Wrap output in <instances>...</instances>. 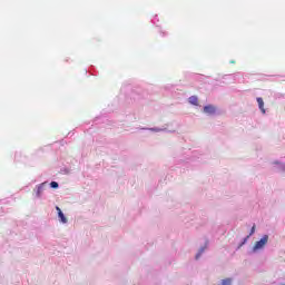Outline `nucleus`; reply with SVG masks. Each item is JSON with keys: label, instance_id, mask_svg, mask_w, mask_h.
<instances>
[{"label": "nucleus", "instance_id": "f257e3e1", "mask_svg": "<svg viewBox=\"0 0 285 285\" xmlns=\"http://www.w3.org/2000/svg\"><path fill=\"white\" fill-rule=\"evenodd\" d=\"M266 244H268V235H264L258 242L255 243L253 247L254 253H256V250H262Z\"/></svg>", "mask_w": 285, "mask_h": 285}, {"label": "nucleus", "instance_id": "f03ea898", "mask_svg": "<svg viewBox=\"0 0 285 285\" xmlns=\"http://www.w3.org/2000/svg\"><path fill=\"white\" fill-rule=\"evenodd\" d=\"M216 111H217V109L213 105H207L204 107V112L206 115H215Z\"/></svg>", "mask_w": 285, "mask_h": 285}, {"label": "nucleus", "instance_id": "7ed1b4c3", "mask_svg": "<svg viewBox=\"0 0 285 285\" xmlns=\"http://www.w3.org/2000/svg\"><path fill=\"white\" fill-rule=\"evenodd\" d=\"M56 210L58 213V217L62 224H68V218L63 215V212H61V208L59 206L56 207Z\"/></svg>", "mask_w": 285, "mask_h": 285}, {"label": "nucleus", "instance_id": "20e7f679", "mask_svg": "<svg viewBox=\"0 0 285 285\" xmlns=\"http://www.w3.org/2000/svg\"><path fill=\"white\" fill-rule=\"evenodd\" d=\"M256 101L258 104L259 110L263 112V115H266V109L264 108V99L262 98H256Z\"/></svg>", "mask_w": 285, "mask_h": 285}, {"label": "nucleus", "instance_id": "39448f33", "mask_svg": "<svg viewBox=\"0 0 285 285\" xmlns=\"http://www.w3.org/2000/svg\"><path fill=\"white\" fill-rule=\"evenodd\" d=\"M189 104H191V106H198L199 105V99L197 98V96H191L188 99Z\"/></svg>", "mask_w": 285, "mask_h": 285}, {"label": "nucleus", "instance_id": "423d86ee", "mask_svg": "<svg viewBox=\"0 0 285 285\" xmlns=\"http://www.w3.org/2000/svg\"><path fill=\"white\" fill-rule=\"evenodd\" d=\"M233 284V279L230 278H225L222 281V285H232Z\"/></svg>", "mask_w": 285, "mask_h": 285}, {"label": "nucleus", "instance_id": "0eeeda50", "mask_svg": "<svg viewBox=\"0 0 285 285\" xmlns=\"http://www.w3.org/2000/svg\"><path fill=\"white\" fill-rule=\"evenodd\" d=\"M50 186H51V188H59V183H57V181H51V183H50Z\"/></svg>", "mask_w": 285, "mask_h": 285}, {"label": "nucleus", "instance_id": "6e6552de", "mask_svg": "<svg viewBox=\"0 0 285 285\" xmlns=\"http://www.w3.org/2000/svg\"><path fill=\"white\" fill-rule=\"evenodd\" d=\"M42 188H43V185H40V186L38 187L37 197H41V190H42Z\"/></svg>", "mask_w": 285, "mask_h": 285}, {"label": "nucleus", "instance_id": "1a4fd4ad", "mask_svg": "<svg viewBox=\"0 0 285 285\" xmlns=\"http://www.w3.org/2000/svg\"><path fill=\"white\" fill-rule=\"evenodd\" d=\"M202 253H204V248H202L199 253L196 255V259H198V257H202Z\"/></svg>", "mask_w": 285, "mask_h": 285}, {"label": "nucleus", "instance_id": "9d476101", "mask_svg": "<svg viewBox=\"0 0 285 285\" xmlns=\"http://www.w3.org/2000/svg\"><path fill=\"white\" fill-rule=\"evenodd\" d=\"M249 235H255V225H253Z\"/></svg>", "mask_w": 285, "mask_h": 285}]
</instances>
